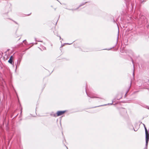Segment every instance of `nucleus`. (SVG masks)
<instances>
[{
	"instance_id": "3",
	"label": "nucleus",
	"mask_w": 149,
	"mask_h": 149,
	"mask_svg": "<svg viewBox=\"0 0 149 149\" xmlns=\"http://www.w3.org/2000/svg\"><path fill=\"white\" fill-rule=\"evenodd\" d=\"M8 62L9 63H10L12 65L13 64V60H11L10 59H9V60L8 61Z\"/></svg>"
},
{
	"instance_id": "5",
	"label": "nucleus",
	"mask_w": 149,
	"mask_h": 149,
	"mask_svg": "<svg viewBox=\"0 0 149 149\" xmlns=\"http://www.w3.org/2000/svg\"><path fill=\"white\" fill-rule=\"evenodd\" d=\"M133 75H134V72H133Z\"/></svg>"
},
{
	"instance_id": "4",
	"label": "nucleus",
	"mask_w": 149,
	"mask_h": 149,
	"mask_svg": "<svg viewBox=\"0 0 149 149\" xmlns=\"http://www.w3.org/2000/svg\"><path fill=\"white\" fill-rule=\"evenodd\" d=\"M13 56H11L9 59H10L11 60H13Z\"/></svg>"
},
{
	"instance_id": "2",
	"label": "nucleus",
	"mask_w": 149,
	"mask_h": 149,
	"mask_svg": "<svg viewBox=\"0 0 149 149\" xmlns=\"http://www.w3.org/2000/svg\"><path fill=\"white\" fill-rule=\"evenodd\" d=\"M65 112V111H58L57 113V116H59L61 115H63Z\"/></svg>"
},
{
	"instance_id": "1",
	"label": "nucleus",
	"mask_w": 149,
	"mask_h": 149,
	"mask_svg": "<svg viewBox=\"0 0 149 149\" xmlns=\"http://www.w3.org/2000/svg\"><path fill=\"white\" fill-rule=\"evenodd\" d=\"M144 127L145 130L146 132V147H147V145L148 143V140L149 139V135L148 133V130L146 127L144 125Z\"/></svg>"
}]
</instances>
